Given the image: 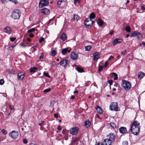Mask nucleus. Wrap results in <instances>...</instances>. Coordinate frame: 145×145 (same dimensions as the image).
<instances>
[{"mask_svg": "<svg viewBox=\"0 0 145 145\" xmlns=\"http://www.w3.org/2000/svg\"><path fill=\"white\" fill-rule=\"evenodd\" d=\"M112 142L107 138L105 139L103 142V145H111Z\"/></svg>", "mask_w": 145, "mask_h": 145, "instance_id": "f3484780", "label": "nucleus"}, {"mask_svg": "<svg viewBox=\"0 0 145 145\" xmlns=\"http://www.w3.org/2000/svg\"><path fill=\"white\" fill-rule=\"evenodd\" d=\"M25 76L24 74L20 72L18 74V80H23Z\"/></svg>", "mask_w": 145, "mask_h": 145, "instance_id": "2eb2a0df", "label": "nucleus"}, {"mask_svg": "<svg viewBox=\"0 0 145 145\" xmlns=\"http://www.w3.org/2000/svg\"><path fill=\"white\" fill-rule=\"evenodd\" d=\"M93 59L94 60H97L99 58V53L98 52H95L93 55Z\"/></svg>", "mask_w": 145, "mask_h": 145, "instance_id": "a211bd4d", "label": "nucleus"}, {"mask_svg": "<svg viewBox=\"0 0 145 145\" xmlns=\"http://www.w3.org/2000/svg\"><path fill=\"white\" fill-rule=\"evenodd\" d=\"M115 136L112 133H110L107 136V139L109 140L111 142H113L115 139Z\"/></svg>", "mask_w": 145, "mask_h": 145, "instance_id": "9b49d317", "label": "nucleus"}, {"mask_svg": "<svg viewBox=\"0 0 145 145\" xmlns=\"http://www.w3.org/2000/svg\"><path fill=\"white\" fill-rule=\"evenodd\" d=\"M29 35V37H34V35L32 33H31Z\"/></svg>", "mask_w": 145, "mask_h": 145, "instance_id": "338daca9", "label": "nucleus"}, {"mask_svg": "<svg viewBox=\"0 0 145 145\" xmlns=\"http://www.w3.org/2000/svg\"><path fill=\"white\" fill-rule=\"evenodd\" d=\"M61 1H58V2H57V5H58V6H59L61 4Z\"/></svg>", "mask_w": 145, "mask_h": 145, "instance_id": "0e129e2a", "label": "nucleus"}, {"mask_svg": "<svg viewBox=\"0 0 145 145\" xmlns=\"http://www.w3.org/2000/svg\"><path fill=\"white\" fill-rule=\"evenodd\" d=\"M9 136L11 138L15 139L18 137L19 133L17 131H13L9 133Z\"/></svg>", "mask_w": 145, "mask_h": 145, "instance_id": "39448f33", "label": "nucleus"}, {"mask_svg": "<svg viewBox=\"0 0 145 145\" xmlns=\"http://www.w3.org/2000/svg\"><path fill=\"white\" fill-rule=\"evenodd\" d=\"M144 73L143 72L140 71L138 74V78L140 80L143 78L144 75Z\"/></svg>", "mask_w": 145, "mask_h": 145, "instance_id": "6ab92c4d", "label": "nucleus"}, {"mask_svg": "<svg viewBox=\"0 0 145 145\" xmlns=\"http://www.w3.org/2000/svg\"><path fill=\"white\" fill-rule=\"evenodd\" d=\"M79 18V16L77 14H74V15L73 17L72 18V20H73L75 21L78 20Z\"/></svg>", "mask_w": 145, "mask_h": 145, "instance_id": "bb28decb", "label": "nucleus"}, {"mask_svg": "<svg viewBox=\"0 0 145 145\" xmlns=\"http://www.w3.org/2000/svg\"><path fill=\"white\" fill-rule=\"evenodd\" d=\"M44 40V39L43 38H41L39 40V42H40L41 43Z\"/></svg>", "mask_w": 145, "mask_h": 145, "instance_id": "3c124183", "label": "nucleus"}, {"mask_svg": "<svg viewBox=\"0 0 145 145\" xmlns=\"http://www.w3.org/2000/svg\"><path fill=\"white\" fill-rule=\"evenodd\" d=\"M10 1H11L13 3H14L15 4H16L17 2V1L16 0H9Z\"/></svg>", "mask_w": 145, "mask_h": 145, "instance_id": "de8ad7c7", "label": "nucleus"}, {"mask_svg": "<svg viewBox=\"0 0 145 145\" xmlns=\"http://www.w3.org/2000/svg\"><path fill=\"white\" fill-rule=\"evenodd\" d=\"M4 83V80L3 79L0 80V84L1 85H3Z\"/></svg>", "mask_w": 145, "mask_h": 145, "instance_id": "ea45409f", "label": "nucleus"}, {"mask_svg": "<svg viewBox=\"0 0 145 145\" xmlns=\"http://www.w3.org/2000/svg\"><path fill=\"white\" fill-rule=\"evenodd\" d=\"M43 74L45 76L49 78L50 77V76L48 75V72H44L43 73Z\"/></svg>", "mask_w": 145, "mask_h": 145, "instance_id": "4c0bfd02", "label": "nucleus"}, {"mask_svg": "<svg viewBox=\"0 0 145 145\" xmlns=\"http://www.w3.org/2000/svg\"><path fill=\"white\" fill-rule=\"evenodd\" d=\"M76 70L79 72H84V71L83 68H81L79 67H77L76 68Z\"/></svg>", "mask_w": 145, "mask_h": 145, "instance_id": "393cba45", "label": "nucleus"}, {"mask_svg": "<svg viewBox=\"0 0 145 145\" xmlns=\"http://www.w3.org/2000/svg\"><path fill=\"white\" fill-rule=\"evenodd\" d=\"M103 67L101 66H100L98 69V71H101L103 70Z\"/></svg>", "mask_w": 145, "mask_h": 145, "instance_id": "37998d69", "label": "nucleus"}, {"mask_svg": "<svg viewBox=\"0 0 145 145\" xmlns=\"http://www.w3.org/2000/svg\"><path fill=\"white\" fill-rule=\"evenodd\" d=\"M91 20L90 19L87 18L86 20L84 22V24L86 27L88 28H90L92 26V24L91 23Z\"/></svg>", "mask_w": 145, "mask_h": 145, "instance_id": "6e6552de", "label": "nucleus"}, {"mask_svg": "<svg viewBox=\"0 0 145 145\" xmlns=\"http://www.w3.org/2000/svg\"><path fill=\"white\" fill-rule=\"evenodd\" d=\"M69 61L67 59L62 60L60 62L59 64L61 66L65 67L67 66Z\"/></svg>", "mask_w": 145, "mask_h": 145, "instance_id": "1a4fd4ad", "label": "nucleus"}, {"mask_svg": "<svg viewBox=\"0 0 145 145\" xmlns=\"http://www.w3.org/2000/svg\"><path fill=\"white\" fill-rule=\"evenodd\" d=\"M37 69L35 67L31 68L30 69V72H31L34 73L35 72L36 70H37Z\"/></svg>", "mask_w": 145, "mask_h": 145, "instance_id": "c85d7f7f", "label": "nucleus"}, {"mask_svg": "<svg viewBox=\"0 0 145 145\" xmlns=\"http://www.w3.org/2000/svg\"><path fill=\"white\" fill-rule=\"evenodd\" d=\"M49 3L48 0H42L40 2L39 4V7L42 8L44 6H46L48 5Z\"/></svg>", "mask_w": 145, "mask_h": 145, "instance_id": "423d86ee", "label": "nucleus"}, {"mask_svg": "<svg viewBox=\"0 0 145 145\" xmlns=\"http://www.w3.org/2000/svg\"><path fill=\"white\" fill-rule=\"evenodd\" d=\"M127 52V50H125L124 51L121 52V54L123 55H124Z\"/></svg>", "mask_w": 145, "mask_h": 145, "instance_id": "8fccbe9b", "label": "nucleus"}, {"mask_svg": "<svg viewBox=\"0 0 145 145\" xmlns=\"http://www.w3.org/2000/svg\"><path fill=\"white\" fill-rule=\"evenodd\" d=\"M51 53L52 56H54L57 54L56 51L55 50H54L51 51Z\"/></svg>", "mask_w": 145, "mask_h": 145, "instance_id": "72a5a7b5", "label": "nucleus"}, {"mask_svg": "<svg viewBox=\"0 0 145 145\" xmlns=\"http://www.w3.org/2000/svg\"><path fill=\"white\" fill-rule=\"evenodd\" d=\"M95 15L93 13H91L89 16V18H88V19H90L91 20L92 19H93L95 18Z\"/></svg>", "mask_w": 145, "mask_h": 145, "instance_id": "cd10ccee", "label": "nucleus"}, {"mask_svg": "<svg viewBox=\"0 0 145 145\" xmlns=\"http://www.w3.org/2000/svg\"><path fill=\"white\" fill-rule=\"evenodd\" d=\"M103 21L100 18H98L97 21V23L99 26H101L103 25Z\"/></svg>", "mask_w": 145, "mask_h": 145, "instance_id": "b1692460", "label": "nucleus"}, {"mask_svg": "<svg viewBox=\"0 0 145 145\" xmlns=\"http://www.w3.org/2000/svg\"><path fill=\"white\" fill-rule=\"evenodd\" d=\"M91 124V122L89 120H87L85 123V125L86 127H88Z\"/></svg>", "mask_w": 145, "mask_h": 145, "instance_id": "a878e982", "label": "nucleus"}, {"mask_svg": "<svg viewBox=\"0 0 145 145\" xmlns=\"http://www.w3.org/2000/svg\"><path fill=\"white\" fill-rule=\"evenodd\" d=\"M131 37H134L138 39H140L142 37V35L140 33L135 31L131 33Z\"/></svg>", "mask_w": 145, "mask_h": 145, "instance_id": "0eeeda50", "label": "nucleus"}, {"mask_svg": "<svg viewBox=\"0 0 145 145\" xmlns=\"http://www.w3.org/2000/svg\"><path fill=\"white\" fill-rule=\"evenodd\" d=\"M16 45V42H14L11 46L13 48Z\"/></svg>", "mask_w": 145, "mask_h": 145, "instance_id": "052dcab7", "label": "nucleus"}, {"mask_svg": "<svg viewBox=\"0 0 145 145\" xmlns=\"http://www.w3.org/2000/svg\"><path fill=\"white\" fill-rule=\"evenodd\" d=\"M44 57V54L42 52L40 56L39 57V59H42Z\"/></svg>", "mask_w": 145, "mask_h": 145, "instance_id": "c03bdc74", "label": "nucleus"}, {"mask_svg": "<svg viewBox=\"0 0 145 145\" xmlns=\"http://www.w3.org/2000/svg\"><path fill=\"white\" fill-rule=\"evenodd\" d=\"M35 28H32L29 30L27 31L28 33H30L31 32H32L35 31Z\"/></svg>", "mask_w": 145, "mask_h": 145, "instance_id": "f704fd0d", "label": "nucleus"}, {"mask_svg": "<svg viewBox=\"0 0 145 145\" xmlns=\"http://www.w3.org/2000/svg\"><path fill=\"white\" fill-rule=\"evenodd\" d=\"M122 145H128V142L127 141H124L122 143Z\"/></svg>", "mask_w": 145, "mask_h": 145, "instance_id": "79ce46f5", "label": "nucleus"}, {"mask_svg": "<svg viewBox=\"0 0 145 145\" xmlns=\"http://www.w3.org/2000/svg\"><path fill=\"white\" fill-rule=\"evenodd\" d=\"M23 142L24 144H27V140L25 139L23 140Z\"/></svg>", "mask_w": 145, "mask_h": 145, "instance_id": "603ef678", "label": "nucleus"}, {"mask_svg": "<svg viewBox=\"0 0 145 145\" xmlns=\"http://www.w3.org/2000/svg\"><path fill=\"white\" fill-rule=\"evenodd\" d=\"M71 50V48L69 47L63 48L62 49L61 53L63 55H65L66 54L67 52H70Z\"/></svg>", "mask_w": 145, "mask_h": 145, "instance_id": "f8f14e48", "label": "nucleus"}, {"mask_svg": "<svg viewBox=\"0 0 145 145\" xmlns=\"http://www.w3.org/2000/svg\"><path fill=\"white\" fill-rule=\"evenodd\" d=\"M51 90L50 88H48L46 89H45L44 91V92H48L50 91Z\"/></svg>", "mask_w": 145, "mask_h": 145, "instance_id": "a19ab883", "label": "nucleus"}, {"mask_svg": "<svg viewBox=\"0 0 145 145\" xmlns=\"http://www.w3.org/2000/svg\"><path fill=\"white\" fill-rule=\"evenodd\" d=\"M119 131L121 133H124L127 131L126 128L124 127H121L119 129Z\"/></svg>", "mask_w": 145, "mask_h": 145, "instance_id": "aec40b11", "label": "nucleus"}, {"mask_svg": "<svg viewBox=\"0 0 145 145\" xmlns=\"http://www.w3.org/2000/svg\"><path fill=\"white\" fill-rule=\"evenodd\" d=\"M20 45L21 46H23L24 47H25L26 46L24 44V43H22L20 44Z\"/></svg>", "mask_w": 145, "mask_h": 145, "instance_id": "4d7b16f0", "label": "nucleus"}, {"mask_svg": "<svg viewBox=\"0 0 145 145\" xmlns=\"http://www.w3.org/2000/svg\"><path fill=\"white\" fill-rule=\"evenodd\" d=\"M79 0H74V4H75L77 2H79Z\"/></svg>", "mask_w": 145, "mask_h": 145, "instance_id": "5fc2aeb1", "label": "nucleus"}, {"mask_svg": "<svg viewBox=\"0 0 145 145\" xmlns=\"http://www.w3.org/2000/svg\"><path fill=\"white\" fill-rule=\"evenodd\" d=\"M110 126L114 129L116 128V125L115 123L113 122H111L110 123Z\"/></svg>", "mask_w": 145, "mask_h": 145, "instance_id": "473e14b6", "label": "nucleus"}, {"mask_svg": "<svg viewBox=\"0 0 145 145\" xmlns=\"http://www.w3.org/2000/svg\"><path fill=\"white\" fill-rule=\"evenodd\" d=\"M140 123L137 121H135L131 125V131L132 134L137 135L140 131Z\"/></svg>", "mask_w": 145, "mask_h": 145, "instance_id": "f257e3e1", "label": "nucleus"}, {"mask_svg": "<svg viewBox=\"0 0 145 145\" xmlns=\"http://www.w3.org/2000/svg\"><path fill=\"white\" fill-rule=\"evenodd\" d=\"M141 9L143 10H145V8L144 6H142L141 7Z\"/></svg>", "mask_w": 145, "mask_h": 145, "instance_id": "774afa93", "label": "nucleus"}, {"mask_svg": "<svg viewBox=\"0 0 145 145\" xmlns=\"http://www.w3.org/2000/svg\"><path fill=\"white\" fill-rule=\"evenodd\" d=\"M13 48L12 46H10L8 48V49L9 50H11L13 49Z\"/></svg>", "mask_w": 145, "mask_h": 145, "instance_id": "864d4df0", "label": "nucleus"}, {"mask_svg": "<svg viewBox=\"0 0 145 145\" xmlns=\"http://www.w3.org/2000/svg\"><path fill=\"white\" fill-rule=\"evenodd\" d=\"M122 40H123L122 39L116 38L112 42V44L113 45H115L118 43L121 42Z\"/></svg>", "mask_w": 145, "mask_h": 145, "instance_id": "4468645a", "label": "nucleus"}, {"mask_svg": "<svg viewBox=\"0 0 145 145\" xmlns=\"http://www.w3.org/2000/svg\"><path fill=\"white\" fill-rule=\"evenodd\" d=\"M4 30L5 31V32L7 33L10 34L12 31L11 29L10 28L8 27H7L4 28Z\"/></svg>", "mask_w": 145, "mask_h": 145, "instance_id": "412c9836", "label": "nucleus"}, {"mask_svg": "<svg viewBox=\"0 0 145 145\" xmlns=\"http://www.w3.org/2000/svg\"><path fill=\"white\" fill-rule=\"evenodd\" d=\"M44 121H41L40 123H39V125H41L43 124L44 123Z\"/></svg>", "mask_w": 145, "mask_h": 145, "instance_id": "e2e57ef3", "label": "nucleus"}, {"mask_svg": "<svg viewBox=\"0 0 145 145\" xmlns=\"http://www.w3.org/2000/svg\"><path fill=\"white\" fill-rule=\"evenodd\" d=\"M108 62L107 61H105V64L104 65V66H103L105 68V67H106L108 65Z\"/></svg>", "mask_w": 145, "mask_h": 145, "instance_id": "a18cd8bd", "label": "nucleus"}, {"mask_svg": "<svg viewBox=\"0 0 145 145\" xmlns=\"http://www.w3.org/2000/svg\"><path fill=\"white\" fill-rule=\"evenodd\" d=\"M60 38L61 40H64L67 39V37L65 33H63L61 35Z\"/></svg>", "mask_w": 145, "mask_h": 145, "instance_id": "5701e85b", "label": "nucleus"}, {"mask_svg": "<svg viewBox=\"0 0 145 145\" xmlns=\"http://www.w3.org/2000/svg\"><path fill=\"white\" fill-rule=\"evenodd\" d=\"M53 18H54L50 19L49 20L48 22H47V24H49L50 23V22L53 20Z\"/></svg>", "mask_w": 145, "mask_h": 145, "instance_id": "680f3d73", "label": "nucleus"}, {"mask_svg": "<svg viewBox=\"0 0 145 145\" xmlns=\"http://www.w3.org/2000/svg\"><path fill=\"white\" fill-rule=\"evenodd\" d=\"M78 130V127H73L70 130L71 134L72 135H75L77 133Z\"/></svg>", "mask_w": 145, "mask_h": 145, "instance_id": "9d476101", "label": "nucleus"}, {"mask_svg": "<svg viewBox=\"0 0 145 145\" xmlns=\"http://www.w3.org/2000/svg\"><path fill=\"white\" fill-rule=\"evenodd\" d=\"M56 101H52L50 103V106L51 107H53L54 104L55 103Z\"/></svg>", "mask_w": 145, "mask_h": 145, "instance_id": "c9c22d12", "label": "nucleus"}, {"mask_svg": "<svg viewBox=\"0 0 145 145\" xmlns=\"http://www.w3.org/2000/svg\"><path fill=\"white\" fill-rule=\"evenodd\" d=\"M37 45H36L35 46H34V47H32V48H33V50H34V51H35L36 50V47H37Z\"/></svg>", "mask_w": 145, "mask_h": 145, "instance_id": "13d9d810", "label": "nucleus"}, {"mask_svg": "<svg viewBox=\"0 0 145 145\" xmlns=\"http://www.w3.org/2000/svg\"><path fill=\"white\" fill-rule=\"evenodd\" d=\"M95 109L97 111V112L100 114H102L103 112V111L101 108L98 105H97Z\"/></svg>", "mask_w": 145, "mask_h": 145, "instance_id": "4be33fe9", "label": "nucleus"}, {"mask_svg": "<svg viewBox=\"0 0 145 145\" xmlns=\"http://www.w3.org/2000/svg\"><path fill=\"white\" fill-rule=\"evenodd\" d=\"M21 16V12L19 9L14 10L12 14V17L14 20L18 19Z\"/></svg>", "mask_w": 145, "mask_h": 145, "instance_id": "7ed1b4c3", "label": "nucleus"}, {"mask_svg": "<svg viewBox=\"0 0 145 145\" xmlns=\"http://www.w3.org/2000/svg\"><path fill=\"white\" fill-rule=\"evenodd\" d=\"M8 72L10 73L14 74V73L15 71L12 69H9L8 70Z\"/></svg>", "mask_w": 145, "mask_h": 145, "instance_id": "e433bc0d", "label": "nucleus"}, {"mask_svg": "<svg viewBox=\"0 0 145 145\" xmlns=\"http://www.w3.org/2000/svg\"><path fill=\"white\" fill-rule=\"evenodd\" d=\"M142 44L144 46H145V43L144 41H143L142 42V44H140V46H141L142 45Z\"/></svg>", "mask_w": 145, "mask_h": 145, "instance_id": "69168bd1", "label": "nucleus"}, {"mask_svg": "<svg viewBox=\"0 0 145 145\" xmlns=\"http://www.w3.org/2000/svg\"><path fill=\"white\" fill-rule=\"evenodd\" d=\"M111 74L113 75L115 77V78H114V80H116L118 79V75L117 74L114 72H112Z\"/></svg>", "mask_w": 145, "mask_h": 145, "instance_id": "7c9ffc66", "label": "nucleus"}, {"mask_svg": "<svg viewBox=\"0 0 145 145\" xmlns=\"http://www.w3.org/2000/svg\"><path fill=\"white\" fill-rule=\"evenodd\" d=\"M114 57L112 56H110V57L108 58V60H110L111 59H114Z\"/></svg>", "mask_w": 145, "mask_h": 145, "instance_id": "6e6d98bb", "label": "nucleus"}, {"mask_svg": "<svg viewBox=\"0 0 145 145\" xmlns=\"http://www.w3.org/2000/svg\"><path fill=\"white\" fill-rule=\"evenodd\" d=\"M2 132L4 135H5L7 133V131L4 129H2Z\"/></svg>", "mask_w": 145, "mask_h": 145, "instance_id": "58836bf2", "label": "nucleus"}, {"mask_svg": "<svg viewBox=\"0 0 145 145\" xmlns=\"http://www.w3.org/2000/svg\"><path fill=\"white\" fill-rule=\"evenodd\" d=\"M54 117L55 118H56L58 117V115L56 113L54 114Z\"/></svg>", "mask_w": 145, "mask_h": 145, "instance_id": "bf43d9fd", "label": "nucleus"}, {"mask_svg": "<svg viewBox=\"0 0 145 145\" xmlns=\"http://www.w3.org/2000/svg\"><path fill=\"white\" fill-rule=\"evenodd\" d=\"M121 86L126 91L130 89L131 87V84L129 81L125 80L122 81Z\"/></svg>", "mask_w": 145, "mask_h": 145, "instance_id": "f03ea898", "label": "nucleus"}, {"mask_svg": "<svg viewBox=\"0 0 145 145\" xmlns=\"http://www.w3.org/2000/svg\"><path fill=\"white\" fill-rule=\"evenodd\" d=\"M16 39V38L15 37H11L10 38V40L12 42L14 41Z\"/></svg>", "mask_w": 145, "mask_h": 145, "instance_id": "49530a36", "label": "nucleus"}, {"mask_svg": "<svg viewBox=\"0 0 145 145\" xmlns=\"http://www.w3.org/2000/svg\"><path fill=\"white\" fill-rule=\"evenodd\" d=\"M91 46L89 45L85 47V50L86 51H89L91 48Z\"/></svg>", "mask_w": 145, "mask_h": 145, "instance_id": "2f4dec72", "label": "nucleus"}, {"mask_svg": "<svg viewBox=\"0 0 145 145\" xmlns=\"http://www.w3.org/2000/svg\"><path fill=\"white\" fill-rule=\"evenodd\" d=\"M108 82L111 85L112 84L113 82V81L112 80H108Z\"/></svg>", "mask_w": 145, "mask_h": 145, "instance_id": "09e8293b", "label": "nucleus"}, {"mask_svg": "<svg viewBox=\"0 0 145 145\" xmlns=\"http://www.w3.org/2000/svg\"><path fill=\"white\" fill-rule=\"evenodd\" d=\"M41 12L46 15H47L49 14L50 11L48 9L46 8H44L42 10Z\"/></svg>", "mask_w": 145, "mask_h": 145, "instance_id": "dca6fc26", "label": "nucleus"}, {"mask_svg": "<svg viewBox=\"0 0 145 145\" xmlns=\"http://www.w3.org/2000/svg\"><path fill=\"white\" fill-rule=\"evenodd\" d=\"M110 109L111 110L118 111L119 110V108L118 107V104L115 102H112L110 106Z\"/></svg>", "mask_w": 145, "mask_h": 145, "instance_id": "20e7f679", "label": "nucleus"}, {"mask_svg": "<svg viewBox=\"0 0 145 145\" xmlns=\"http://www.w3.org/2000/svg\"><path fill=\"white\" fill-rule=\"evenodd\" d=\"M125 29L126 31L128 32H131V29L129 25H127L125 28Z\"/></svg>", "mask_w": 145, "mask_h": 145, "instance_id": "c756f323", "label": "nucleus"}, {"mask_svg": "<svg viewBox=\"0 0 145 145\" xmlns=\"http://www.w3.org/2000/svg\"><path fill=\"white\" fill-rule=\"evenodd\" d=\"M71 57L72 59L76 60L78 58V55L76 52H72L71 54Z\"/></svg>", "mask_w": 145, "mask_h": 145, "instance_id": "ddd939ff", "label": "nucleus"}]
</instances>
